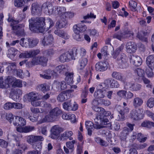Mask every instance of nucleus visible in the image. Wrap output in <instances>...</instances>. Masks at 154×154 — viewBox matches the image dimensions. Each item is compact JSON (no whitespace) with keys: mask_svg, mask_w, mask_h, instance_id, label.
I'll return each instance as SVG.
<instances>
[{"mask_svg":"<svg viewBox=\"0 0 154 154\" xmlns=\"http://www.w3.org/2000/svg\"><path fill=\"white\" fill-rule=\"evenodd\" d=\"M67 24V21L64 18H63L57 22L55 27L57 29H61L65 27Z\"/></svg>","mask_w":154,"mask_h":154,"instance_id":"20","label":"nucleus"},{"mask_svg":"<svg viewBox=\"0 0 154 154\" xmlns=\"http://www.w3.org/2000/svg\"><path fill=\"white\" fill-rule=\"evenodd\" d=\"M147 138L146 137H144L141 133H139L137 134V139L140 143H143L145 142Z\"/></svg>","mask_w":154,"mask_h":154,"instance_id":"45","label":"nucleus"},{"mask_svg":"<svg viewBox=\"0 0 154 154\" xmlns=\"http://www.w3.org/2000/svg\"><path fill=\"white\" fill-rule=\"evenodd\" d=\"M22 93L20 90L19 89L11 91L10 93V97L13 100H15L17 99V96L19 95V94H21Z\"/></svg>","mask_w":154,"mask_h":154,"instance_id":"26","label":"nucleus"},{"mask_svg":"<svg viewBox=\"0 0 154 154\" xmlns=\"http://www.w3.org/2000/svg\"><path fill=\"white\" fill-rule=\"evenodd\" d=\"M147 105L148 106L154 105V98L153 97L150 98L148 100L147 103Z\"/></svg>","mask_w":154,"mask_h":154,"instance_id":"64","label":"nucleus"},{"mask_svg":"<svg viewBox=\"0 0 154 154\" xmlns=\"http://www.w3.org/2000/svg\"><path fill=\"white\" fill-rule=\"evenodd\" d=\"M87 27L85 25L81 23L75 25L73 27V31L75 33L84 32L85 31Z\"/></svg>","mask_w":154,"mask_h":154,"instance_id":"16","label":"nucleus"},{"mask_svg":"<svg viewBox=\"0 0 154 154\" xmlns=\"http://www.w3.org/2000/svg\"><path fill=\"white\" fill-rule=\"evenodd\" d=\"M69 96L65 91H64L60 94L57 96V100L60 101L62 102L67 100Z\"/></svg>","mask_w":154,"mask_h":154,"instance_id":"27","label":"nucleus"},{"mask_svg":"<svg viewBox=\"0 0 154 154\" xmlns=\"http://www.w3.org/2000/svg\"><path fill=\"white\" fill-rule=\"evenodd\" d=\"M31 111L34 113H47L48 111L47 108L45 106H42L40 109L32 107L31 108Z\"/></svg>","mask_w":154,"mask_h":154,"instance_id":"19","label":"nucleus"},{"mask_svg":"<svg viewBox=\"0 0 154 154\" xmlns=\"http://www.w3.org/2000/svg\"><path fill=\"white\" fill-rule=\"evenodd\" d=\"M50 86L46 84H42L39 86V89L42 91H46L50 90Z\"/></svg>","mask_w":154,"mask_h":154,"instance_id":"41","label":"nucleus"},{"mask_svg":"<svg viewBox=\"0 0 154 154\" xmlns=\"http://www.w3.org/2000/svg\"><path fill=\"white\" fill-rule=\"evenodd\" d=\"M54 38L53 36L48 34L45 36L42 41V43L44 46L51 45L53 44Z\"/></svg>","mask_w":154,"mask_h":154,"instance_id":"13","label":"nucleus"},{"mask_svg":"<svg viewBox=\"0 0 154 154\" xmlns=\"http://www.w3.org/2000/svg\"><path fill=\"white\" fill-rule=\"evenodd\" d=\"M152 122L149 121H146L143 122L141 124L142 127L150 128L151 127Z\"/></svg>","mask_w":154,"mask_h":154,"instance_id":"49","label":"nucleus"},{"mask_svg":"<svg viewBox=\"0 0 154 154\" xmlns=\"http://www.w3.org/2000/svg\"><path fill=\"white\" fill-rule=\"evenodd\" d=\"M135 72L140 77L143 78L145 75V73L143 70L140 68H138L135 71Z\"/></svg>","mask_w":154,"mask_h":154,"instance_id":"43","label":"nucleus"},{"mask_svg":"<svg viewBox=\"0 0 154 154\" xmlns=\"http://www.w3.org/2000/svg\"><path fill=\"white\" fill-rule=\"evenodd\" d=\"M92 108L94 111L99 114L94 119L95 124H94V127L97 129L111 127V123L108 119L103 117L109 116L111 114V112L109 111H106L103 108L100 106H92Z\"/></svg>","mask_w":154,"mask_h":154,"instance_id":"1","label":"nucleus"},{"mask_svg":"<svg viewBox=\"0 0 154 154\" xmlns=\"http://www.w3.org/2000/svg\"><path fill=\"white\" fill-rule=\"evenodd\" d=\"M80 33H75V35H74V38L76 40L80 41L82 40L83 39V35L79 34Z\"/></svg>","mask_w":154,"mask_h":154,"instance_id":"57","label":"nucleus"},{"mask_svg":"<svg viewBox=\"0 0 154 154\" xmlns=\"http://www.w3.org/2000/svg\"><path fill=\"white\" fill-rule=\"evenodd\" d=\"M12 29L14 33L18 35H24L25 34L23 25L17 24L16 26H13Z\"/></svg>","mask_w":154,"mask_h":154,"instance_id":"10","label":"nucleus"},{"mask_svg":"<svg viewBox=\"0 0 154 154\" xmlns=\"http://www.w3.org/2000/svg\"><path fill=\"white\" fill-rule=\"evenodd\" d=\"M48 59L44 56H38L33 58L31 63L32 65L41 64L43 66H46Z\"/></svg>","mask_w":154,"mask_h":154,"instance_id":"6","label":"nucleus"},{"mask_svg":"<svg viewBox=\"0 0 154 154\" xmlns=\"http://www.w3.org/2000/svg\"><path fill=\"white\" fill-rule=\"evenodd\" d=\"M62 112V111L58 107H56L51 109L48 115L46 116L43 119L40 120L39 123L42 124L44 122H53L56 121Z\"/></svg>","mask_w":154,"mask_h":154,"instance_id":"3","label":"nucleus"},{"mask_svg":"<svg viewBox=\"0 0 154 154\" xmlns=\"http://www.w3.org/2000/svg\"><path fill=\"white\" fill-rule=\"evenodd\" d=\"M47 56H51L55 53V51L52 49H48L45 51Z\"/></svg>","mask_w":154,"mask_h":154,"instance_id":"56","label":"nucleus"},{"mask_svg":"<svg viewBox=\"0 0 154 154\" xmlns=\"http://www.w3.org/2000/svg\"><path fill=\"white\" fill-rule=\"evenodd\" d=\"M46 21L47 23H48V24H49L50 26L49 27H47L46 28L47 29H45L46 31L48 30L51 27L53 26L54 24V23L52 20L50 18H48L47 19Z\"/></svg>","mask_w":154,"mask_h":154,"instance_id":"59","label":"nucleus"},{"mask_svg":"<svg viewBox=\"0 0 154 154\" xmlns=\"http://www.w3.org/2000/svg\"><path fill=\"white\" fill-rule=\"evenodd\" d=\"M126 51L128 53H134L137 50L136 45L134 42H130L126 45Z\"/></svg>","mask_w":154,"mask_h":154,"instance_id":"14","label":"nucleus"},{"mask_svg":"<svg viewBox=\"0 0 154 154\" xmlns=\"http://www.w3.org/2000/svg\"><path fill=\"white\" fill-rule=\"evenodd\" d=\"M95 141L101 146L106 147L109 145V143L105 140L101 139L100 138L97 137L95 139Z\"/></svg>","mask_w":154,"mask_h":154,"instance_id":"32","label":"nucleus"},{"mask_svg":"<svg viewBox=\"0 0 154 154\" xmlns=\"http://www.w3.org/2000/svg\"><path fill=\"white\" fill-rule=\"evenodd\" d=\"M119 115H118L116 117V120L118 121H123L125 119V116L123 114H122V113L119 112Z\"/></svg>","mask_w":154,"mask_h":154,"instance_id":"62","label":"nucleus"},{"mask_svg":"<svg viewBox=\"0 0 154 154\" xmlns=\"http://www.w3.org/2000/svg\"><path fill=\"white\" fill-rule=\"evenodd\" d=\"M67 69L65 66L60 65L57 66L54 69V71L56 74L63 73L66 71Z\"/></svg>","mask_w":154,"mask_h":154,"instance_id":"23","label":"nucleus"},{"mask_svg":"<svg viewBox=\"0 0 154 154\" xmlns=\"http://www.w3.org/2000/svg\"><path fill=\"white\" fill-rule=\"evenodd\" d=\"M85 125L86 128L87 129H92L94 127V124L90 121H87L85 122Z\"/></svg>","mask_w":154,"mask_h":154,"instance_id":"55","label":"nucleus"},{"mask_svg":"<svg viewBox=\"0 0 154 154\" xmlns=\"http://www.w3.org/2000/svg\"><path fill=\"white\" fill-rule=\"evenodd\" d=\"M32 14H38L41 10V8L38 4L34 3L32 5Z\"/></svg>","mask_w":154,"mask_h":154,"instance_id":"30","label":"nucleus"},{"mask_svg":"<svg viewBox=\"0 0 154 154\" xmlns=\"http://www.w3.org/2000/svg\"><path fill=\"white\" fill-rule=\"evenodd\" d=\"M117 60L119 63L121 64L123 68H125L128 66V58L125 54L121 53L118 57Z\"/></svg>","mask_w":154,"mask_h":154,"instance_id":"8","label":"nucleus"},{"mask_svg":"<svg viewBox=\"0 0 154 154\" xmlns=\"http://www.w3.org/2000/svg\"><path fill=\"white\" fill-rule=\"evenodd\" d=\"M29 43L30 42H29V41L28 40V38H26L25 39L24 38H22L20 41V45L22 47L25 48H29Z\"/></svg>","mask_w":154,"mask_h":154,"instance_id":"36","label":"nucleus"},{"mask_svg":"<svg viewBox=\"0 0 154 154\" xmlns=\"http://www.w3.org/2000/svg\"><path fill=\"white\" fill-rule=\"evenodd\" d=\"M152 67H149L147 68L146 70V74L148 77H152L153 75V73L152 72Z\"/></svg>","mask_w":154,"mask_h":154,"instance_id":"48","label":"nucleus"},{"mask_svg":"<svg viewBox=\"0 0 154 154\" xmlns=\"http://www.w3.org/2000/svg\"><path fill=\"white\" fill-rule=\"evenodd\" d=\"M54 33L65 39H68L69 37V36L64 31L60 30H55L54 31Z\"/></svg>","mask_w":154,"mask_h":154,"instance_id":"33","label":"nucleus"},{"mask_svg":"<svg viewBox=\"0 0 154 154\" xmlns=\"http://www.w3.org/2000/svg\"><path fill=\"white\" fill-rule=\"evenodd\" d=\"M73 74L72 73H69L66 76L65 80L69 83H71L73 81Z\"/></svg>","mask_w":154,"mask_h":154,"instance_id":"46","label":"nucleus"},{"mask_svg":"<svg viewBox=\"0 0 154 154\" xmlns=\"http://www.w3.org/2000/svg\"><path fill=\"white\" fill-rule=\"evenodd\" d=\"M44 138L41 136L29 135L26 137V141L29 144L33 145L34 143L38 141H43Z\"/></svg>","mask_w":154,"mask_h":154,"instance_id":"9","label":"nucleus"},{"mask_svg":"<svg viewBox=\"0 0 154 154\" xmlns=\"http://www.w3.org/2000/svg\"><path fill=\"white\" fill-rule=\"evenodd\" d=\"M129 132H130L129 129L127 127H125L120 134V138L122 140H125L128 135Z\"/></svg>","mask_w":154,"mask_h":154,"instance_id":"28","label":"nucleus"},{"mask_svg":"<svg viewBox=\"0 0 154 154\" xmlns=\"http://www.w3.org/2000/svg\"><path fill=\"white\" fill-rule=\"evenodd\" d=\"M42 142H38L35 143L32 146L33 149L37 151V154H40V151L42 148Z\"/></svg>","mask_w":154,"mask_h":154,"instance_id":"34","label":"nucleus"},{"mask_svg":"<svg viewBox=\"0 0 154 154\" xmlns=\"http://www.w3.org/2000/svg\"><path fill=\"white\" fill-rule=\"evenodd\" d=\"M26 0H15L14 1V5L17 7H22L23 6Z\"/></svg>","mask_w":154,"mask_h":154,"instance_id":"44","label":"nucleus"},{"mask_svg":"<svg viewBox=\"0 0 154 154\" xmlns=\"http://www.w3.org/2000/svg\"><path fill=\"white\" fill-rule=\"evenodd\" d=\"M26 95L27 96V99L31 102L37 99L38 94L35 92H31L27 94Z\"/></svg>","mask_w":154,"mask_h":154,"instance_id":"22","label":"nucleus"},{"mask_svg":"<svg viewBox=\"0 0 154 154\" xmlns=\"http://www.w3.org/2000/svg\"><path fill=\"white\" fill-rule=\"evenodd\" d=\"M15 78L11 76H8L5 79L4 83L6 85V88L10 87V85H12V83L15 80Z\"/></svg>","mask_w":154,"mask_h":154,"instance_id":"21","label":"nucleus"},{"mask_svg":"<svg viewBox=\"0 0 154 154\" xmlns=\"http://www.w3.org/2000/svg\"><path fill=\"white\" fill-rule=\"evenodd\" d=\"M28 40L29 41V48H32L36 46L38 42V40L36 38L32 39L30 38H28Z\"/></svg>","mask_w":154,"mask_h":154,"instance_id":"37","label":"nucleus"},{"mask_svg":"<svg viewBox=\"0 0 154 154\" xmlns=\"http://www.w3.org/2000/svg\"><path fill=\"white\" fill-rule=\"evenodd\" d=\"M66 147L68 148L70 150V153H72L73 150L74 146L70 142H67L66 143Z\"/></svg>","mask_w":154,"mask_h":154,"instance_id":"63","label":"nucleus"},{"mask_svg":"<svg viewBox=\"0 0 154 154\" xmlns=\"http://www.w3.org/2000/svg\"><path fill=\"white\" fill-rule=\"evenodd\" d=\"M95 68L97 71H103L107 69V66L105 63L100 62L96 64Z\"/></svg>","mask_w":154,"mask_h":154,"instance_id":"18","label":"nucleus"},{"mask_svg":"<svg viewBox=\"0 0 154 154\" xmlns=\"http://www.w3.org/2000/svg\"><path fill=\"white\" fill-rule=\"evenodd\" d=\"M6 117V119L8 120V121L11 123L12 121L13 122H15V121H14V116L11 113H10L6 115L5 116Z\"/></svg>","mask_w":154,"mask_h":154,"instance_id":"58","label":"nucleus"},{"mask_svg":"<svg viewBox=\"0 0 154 154\" xmlns=\"http://www.w3.org/2000/svg\"><path fill=\"white\" fill-rule=\"evenodd\" d=\"M63 129L58 125L53 126L51 130V134L49 137L53 139H57L60 133L63 131Z\"/></svg>","mask_w":154,"mask_h":154,"instance_id":"5","label":"nucleus"},{"mask_svg":"<svg viewBox=\"0 0 154 154\" xmlns=\"http://www.w3.org/2000/svg\"><path fill=\"white\" fill-rule=\"evenodd\" d=\"M88 62V60L86 58H83L81 61L80 64V68H79L80 70L83 69L86 65Z\"/></svg>","mask_w":154,"mask_h":154,"instance_id":"47","label":"nucleus"},{"mask_svg":"<svg viewBox=\"0 0 154 154\" xmlns=\"http://www.w3.org/2000/svg\"><path fill=\"white\" fill-rule=\"evenodd\" d=\"M20 58H27L32 57L30 51H26L24 53H21L19 56Z\"/></svg>","mask_w":154,"mask_h":154,"instance_id":"38","label":"nucleus"},{"mask_svg":"<svg viewBox=\"0 0 154 154\" xmlns=\"http://www.w3.org/2000/svg\"><path fill=\"white\" fill-rule=\"evenodd\" d=\"M127 91L125 90H121L119 91L117 93V94L121 97H126Z\"/></svg>","mask_w":154,"mask_h":154,"instance_id":"53","label":"nucleus"},{"mask_svg":"<svg viewBox=\"0 0 154 154\" xmlns=\"http://www.w3.org/2000/svg\"><path fill=\"white\" fill-rule=\"evenodd\" d=\"M56 85L57 88L58 90H64L67 88L66 83L64 81L57 83Z\"/></svg>","mask_w":154,"mask_h":154,"instance_id":"35","label":"nucleus"},{"mask_svg":"<svg viewBox=\"0 0 154 154\" xmlns=\"http://www.w3.org/2000/svg\"><path fill=\"white\" fill-rule=\"evenodd\" d=\"M143 110L139 109H136L132 110L130 113L131 119L134 120H140L143 118Z\"/></svg>","mask_w":154,"mask_h":154,"instance_id":"7","label":"nucleus"},{"mask_svg":"<svg viewBox=\"0 0 154 154\" xmlns=\"http://www.w3.org/2000/svg\"><path fill=\"white\" fill-rule=\"evenodd\" d=\"M8 20L9 22H11V26H12V29L13 28V26H16V25L18 24L19 23L18 20H15L10 17L8 18Z\"/></svg>","mask_w":154,"mask_h":154,"instance_id":"54","label":"nucleus"},{"mask_svg":"<svg viewBox=\"0 0 154 154\" xmlns=\"http://www.w3.org/2000/svg\"><path fill=\"white\" fill-rule=\"evenodd\" d=\"M15 120L13 122V124L15 126H23L26 124V120L21 117L15 116Z\"/></svg>","mask_w":154,"mask_h":154,"instance_id":"17","label":"nucleus"},{"mask_svg":"<svg viewBox=\"0 0 154 154\" xmlns=\"http://www.w3.org/2000/svg\"><path fill=\"white\" fill-rule=\"evenodd\" d=\"M105 92L102 90L98 89L95 92L94 96L95 97L97 98H103L105 96Z\"/></svg>","mask_w":154,"mask_h":154,"instance_id":"25","label":"nucleus"},{"mask_svg":"<svg viewBox=\"0 0 154 154\" xmlns=\"http://www.w3.org/2000/svg\"><path fill=\"white\" fill-rule=\"evenodd\" d=\"M12 86L13 88L19 87H22V81L20 80H15L12 85Z\"/></svg>","mask_w":154,"mask_h":154,"instance_id":"40","label":"nucleus"},{"mask_svg":"<svg viewBox=\"0 0 154 154\" xmlns=\"http://www.w3.org/2000/svg\"><path fill=\"white\" fill-rule=\"evenodd\" d=\"M20 52L14 48H11L8 50V54L11 58H13L17 54H19Z\"/></svg>","mask_w":154,"mask_h":154,"instance_id":"31","label":"nucleus"},{"mask_svg":"<svg viewBox=\"0 0 154 154\" xmlns=\"http://www.w3.org/2000/svg\"><path fill=\"white\" fill-rule=\"evenodd\" d=\"M29 21L30 29L35 32L42 33L46 29L45 17H32L29 20Z\"/></svg>","mask_w":154,"mask_h":154,"instance_id":"2","label":"nucleus"},{"mask_svg":"<svg viewBox=\"0 0 154 154\" xmlns=\"http://www.w3.org/2000/svg\"><path fill=\"white\" fill-rule=\"evenodd\" d=\"M124 87L125 89L131 88L132 91H137L140 90L141 88V85L137 83H134L131 82H127L125 85Z\"/></svg>","mask_w":154,"mask_h":154,"instance_id":"11","label":"nucleus"},{"mask_svg":"<svg viewBox=\"0 0 154 154\" xmlns=\"http://www.w3.org/2000/svg\"><path fill=\"white\" fill-rule=\"evenodd\" d=\"M112 76L113 78L123 82L125 85L126 82V79L119 72H113L112 74Z\"/></svg>","mask_w":154,"mask_h":154,"instance_id":"15","label":"nucleus"},{"mask_svg":"<svg viewBox=\"0 0 154 154\" xmlns=\"http://www.w3.org/2000/svg\"><path fill=\"white\" fill-rule=\"evenodd\" d=\"M99 87L100 89L102 90L105 92H106V90L107 89L109 88L103 83L100 84L99 85Z\"/></svg>","mask_w":154,"mask_h":154,"instance_id":"60","label":"nucleus"},{"mask_svg":"<svg viewBox=\"0 0 154 154\" xmlns=\"http://www.w3.org/2000/svg\"><path fill=\"white\" fill-rule=\"evenodd\" d=\"M143 102L142 99L137 97L134 98L133 100V104L135 106H140L142 105Z\"/></svg>","mask_w":154,"mask_h":154,"instance_id":"39","label":"nucleus"},{"mask_svg":"<svg viewBox=\"0 0 154 154\" xmlns=\"http://www.w3.org/2000/svg\"><path fill=\"white\" fill-rule=\"evenodd\" d=\"M129 4L131 10L133 11H136L137 5V3L134 1H131L129 2Z\"/></svg>","mask_w":154,"mask_h":154,"instance_id":"42","label":"nucleus"},{"mask_svg":"<svg viewBox=\"0 0 154 154\" xmlns=\"http://www.w3.org/2000/svg\"><path fill=\"white\" fill-rule=\"evenodd\" d=\"M146 62L149 67L154 68V56L150 55L146 58Z\"/></svg>","mask_w":154,"mask_h":154,"instance_id":"24","label":"nucleus"},{"mask_svg":"<svg viewBox=\"0 0 154 154\" xmlns=\"http://www.w3.org/2000/svg\"><path fill=\"white\" fill-rule=\"evenodd\" d=\"M73 133L71 131H66L61 134V139L63 140H66L70 138L69 139H72L70 137L72 135Z\"/></svg>","mask_w":154,"mask_h":154,"instance_id":"29","label":"nucleus"},{"mask_svg":"<svg viewBox=\"0 0 154 154\" xmlns=\"http://www.w3.org/2000/svg\"><path fill=\"white\" fill-rule=\"evenodd\" d=\"M119 87V84L118 82L114 80H112L110 85V87L112 88H118Z\"/></svg>","mask_w":154,"mask_h":154,"instance_id":"52","label":"nucleus"},{"mask_svg":"<svg viewBox=\"0 0 154 154\" xmlns=\"http://www.w3.org/2000/svg\"><path fill=\"white\" fill-rule=\"evenodd\" d=\"M77 49L73 48L72 49L66 52L61 54L60 57V61L64 62L68 60H75V56L76 55Z\"/></svg>","mask_w":154,"mask_h":154,"instance_id":"4","label":"nucleus"},{"mask_svg":"<svg viewBox=\"0 0 154 154\" xmlns=\"http://www.w3.org/2000/svg\"><path fill=\"white\" fill-rule=\"evenodd\" d=\"M34 127L30 126H27L23 127V132L25 133H28L34 129Z\"/></svg>","mask_w":154,"mask_h":154,"instance_id":"50","label":"nucleus"},{"mask_svg":"<svg viewBox=\"0 0 154 154\" xmlns=\"http://www.w3.org/2000/svg\"><path fill=\"white\" fill-rule=\"evenodd\" d=\"M129 111V109L127 106H122V108L119 111V112L122 113V114L124 115L125 114L128 113Z\"/></svg>","mask_w":154,"mask_h":154,"instance_id":"51","label":"nucleus"},{"mask_svg":"<svg viewBox=\"0 0 154 154\" xmlns=\"http://www.w3.org/2000/svg\"><path fill=\"white\" fill-rule=\"evenodd\" d=\"M130 59L131 62L136 66H140L142 63L141 59L138 56L132 54L130 56Z\"/></svg>","mask_w":154,"mask_h":154,"instance_id":"12","label":"nucleus"},{"mask_svg":"<svg viewBox=\"0 0 154 154\" xmlns=\"http://www.w3.org/2000/svg\"><path fill=\"white\" fill-rule=\"evenodd\" d=\"M101 52L102 54L104 56L108 54V52L107 51V46H105L103 47L102 49Z\"/></svg>","mask_w":154,"mask_h":154,"instance_id":"61","label":"nucleus"}]
</instances>
